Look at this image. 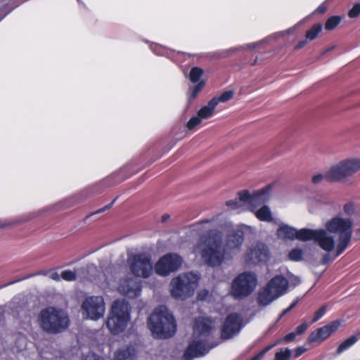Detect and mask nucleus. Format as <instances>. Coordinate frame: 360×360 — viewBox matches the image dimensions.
<instances>
[{"label":"nucleus","instance_id":"nucleus-10","mask_svg":"<svg viewBox=\"0 0 360 360\" xmlns=\"http://www.w3.org/2000/svg\"><path fill=\"white\" fill-rule=\"evenodd\" d=\"M127 264L133 275L143 278L150 277L154 269L150 255L144 252L129 255Z\"/></svg>","mask_w":360,"mask_h":360},{"label":"nucleus","instance_id":"nucleus-42","mask_svg":"<svg viewBox=\"0 0 360 360\" xmlns=\"http://www.w3.org/2000/svg\"><path fill=\"white\" fill-rule=\"evenodd\" d=\"M84 360H103L101 356L95 354H88Z\"/></svg>","mask_w":360,"mask_h":360},{"label":"nucleus","instance_id":"nucleus-43","mask_svg":"<svg viewBox=\"0 0 360 360\" xmlns=\"http://www.w3.org/2000/svg\"><path fill=\"white\" fill-rule=\"evenodd\" d=\"M207 295H208V291L206 290H203L198 292V300H205Z\"/></svg>","mask_w":360,"mask_h":360},{"label":"nucleus","instance_id":"nucleus-7","mask_svg":"<svg viewBox=\"0 0 360 360\" xmlns=\"http://www.w3.org/2000/svg\"><path fill=\"white\" fill-rule=\"evenodd\" d=\"M360 171V158L350 157L333 164L326 172L330 182L344 181Z\"/></svg>","mask_w":360,"mask_h":360},{"label":"nucleus","instance_id":"nucleus-3","mask_svg":"<svg viewBox=\"0 0 360 360\" xmlns=\"http://www.w3.org/2000/svg\"><path fill=\"white\" fill-rule=\"evenodd\" d=\"M214 329V324L211 319L200 317L195 320L193 327V340L189 344L184 353L186 360H191L206 354L209 350L218 343L209 345L207 342L212 330Z\"/></svg>","mask_w":360,"mask_h":360},{"label":"nucleus","instance_id":"nucleus-56","mask_svg":"<svg viewBox=\"0 0 360 360\" xmlns=\"http://www.w3.org/2000/svg\"><path fill=\"white\" fill-rule=\"evenodd\" d=\"M169 218V216L165 215L162 217V221H166Z\"/></svg>","mask_w":360,"mask_h":360},{"label":"nucleus","instance_id":"nucleus-5","mask_svg":"<svg viewBox=\"0 0 360 360\" xmlns=\"http://www.w3.org/2000/svg\"><path fill=\"white\" fill-rule=\"evenodd\" d=\"M148 326L153 335L158 338H170L176 330L174 318L165 307L155 309L148 318Z\"/></svg>","mask_w":360,"mask_h":360},{"label":"nucleus","instance_id":"nucleus-22","mask_svg":"<svg viewBox=\"0 0 360 360\" xmlns=\"http://www.w3.org/2000/svg\"><path fill=\"white\" fill-rule=\"evenodd\" d=\"M255 216L258 219L263 221L270 222L273 220L271 211L269 207L266 205H264L257 210L255 212Z\"/></svg>","mask_w":360,"mask_h":360},{"label":"nucleus","instance_id":"nucleus-37","mask_svg":"<svg viewBox=\"0 0 360 360\" xmlns=\"http://www.w3.org/2000/svg\"><path fill=\"white\" fill-rule=\"evenodd\" d=\"M323 179L326 180V173L324 174H317L314 175L312 176L311 181L314 184H319V183L321 182Z\"/></svg>","mask_w":360,"mask_h":360},{"label":"nucleus","instance_id":"nucleus-19","mask_svg":"<svg viewBox=\"0 0 360 360\" xmlns=\"http://www.w3.org/2000/svg\"><path fill=\"white\" fill-rule=\"evenodd\" d=\"M297 229L288 225L281 226L277 231V236L281 239H296Z\"/></svg>","mask_w":360,"mask_h":360},{"label":"nucleus","instance_id":"nucleus-15","mask_svg":"<svg viewBox=\"0 0 360 360\" xmlns=\"http://www.w3.org/2000/svg\"><path fill=\"white\" fill-rule=\"evenodd\" d=\"M117 290L124 296L136 298L141 294V285L133 278H122L117 283Z\"/></svg>","mask_w":360,"mask_h":360},{"label":"nucleus","instance_id":"nucleus-33","mask_svg":"<svg viewBox=\"0 0 360 360\" xmlns=\"http://www.w3.org/2000/svg\"><path fill=\"white\" fill-rule=\"evenodd\" d=\"M205 82L203 81H200L198 83V84H196L192 89H191V96H190V98L191 99H194L197 96L198 94H199V92L203 89V87L205 86Z\"/></svg>","mask_w":360,"mask_h":360},{"label":"nucleus","instance_id":"nucleus-6","mask_svg":"<svg viewBox=\"0 0 360 360\" xmlns=\"http://www.w3.org/2000/svg\"><path fill=\"white\" fill-rule=\"evenodd\" d=\"M131 320V307L124 299L115 300L110 307L105 326L114 335L123 333Z\"/></svg>","mask_w":360,"mask_h":360},{"label":"nucleus","instance_id":"nucleus-46","mask_svg":"<svg viewBox=\"0 0 360 360\" xmlns=\"http://www.w3.org/2000/svg\"><path fill=\"white\" fill-rule=\"evenodd\" d=\"M116 200V198L114 199L110 203H109L108 205H105V207H103V208L100 209L99 210H98L96 213H100V212H104L105 210H107L108 209H110L112 205L114 204L115 201Z\"/></svg>","mask_w":360,"mask_h":360},{"label":"nucleus","instance_id":"nucleus-50","mask_svg":"<svg viewBox=\"0 0 360 360\" xmlns=\"http://www.w3.org/2000/svg\"><path fill=\"white\" fill-rule=\"evenodd\" d=\"M350 209H352V207L350 205H345V207H344L345 212H347V213H349Z\"/></svg>","mask_w":360,"mask_h":360},{"label":"nucleus","instance_id":"nucleus-20","mask_svg":"<svg viewBox=\"0 0 360 360\" xmlns=\"http://www.w3.org/2000/svg\"><path fill=\"white\" fill-rule=\"evenodd\" d=\"M136 351L133 347H126L117 350L115 354L114 360H134Z\"/></svg>","mask_w":360,"mask_h":360},{"label":"nucleus","instance_id":"nucleus-55","mask_svg":"<svg viewBox=\"0 0 360 360\" xmlns=\"http://www.w3.org/2000/svg\"><path fill=\"white\" fill-rule=\"evenodd\" d=\"M334 48H335V46H331V47H330V48H328V49H326V50L323 51V54H324V53H326V52H328V51H330V50L333 49Z\"/></svg>","mask_w":360,"mask_h":360},{"label":"nucleus","instance_id":"nucleus-53","mask_svg":"<svg viewBox=\"0 0 360 360\" xmlns=\"http://www.w3.org/2000/svg\"><path fill=\"white\" fill-rule=\"evenodd\" d=\"M297 303V300L294 301V302H292V303L289 306V307H288V308H289V309H290V310H292V309L296 306Z\"/></svg>","mask_w":360,"mask_h":360},{"label":"nucleus","instance_id":"nucleus-4","mask_svg":"<svg viewBox=\"0 0 360 360\" xmlns=\"http://www.w3.org/2000/svg\"><path fill=\"white\" fill-rule=\"evenodd\" d=\"M37 323L43 331L49 334H57L68 328L70 319L65 310L48 307L39 313Z\"/></svg>","mask_w":360,"mask_h":360},{"label":"nucleus","instance_id":"nucleus-26","mask_svg":"<svg viewBox=\"0 0 360 360\" xmlns=\"http://www.w3.org/2000/svg\"><path fill=\"white\" fill-rule=\"evenodd\" d=\"M342 17L339 15H333L326 22L325 29L328 31L333 30L341 22Z\"/></svg>","mask_w":360,"mask_h":360},{"label":"nucleus","instance_id":"nucleus-41","mask_svg":"<svg viewBox=\"0 0 360 360\" xmlns=\"http://www.w3.org/2000/svg\"><path fill=\"white\" fill-rule=\"evenodd\" d=\"M297 335L295 332L290 333L285 336L284 341L286 342H292L295 340Z\"/></svg>","mask_w":360,"mask_h":360},{"label":"nucleus","instance_id":"nucleus-48","mask_svg":"<svg viewBox=\"0 0 360 360\" xmlns=\"http://www.w3.org/2000/svg\"><path fill=\"white\" fill-rule=\"evenodd\" d=\"M307 39L302 40L300 41L295 47V49H300L302 47H304L307 44Z\"/></svg>","mask_w":360,"mask_h":360},{"label":"nucleus","instance_id":"nucleus-35","mask_svg":"<svg viewBox=\"0 0 360 360\" xmlns=\"http://www.w3.org/2000/svg\"><path fill=\"white\" fill-rule=\"evenodd\" d=\"M326 311V306H323L322 307H321L314 314V316L313 318V320L312 321L313 322H316L319 319H320L323 316V314H325Z\"/></svg>","mask_w":360,"mask_h":360},{"label":"nucleus","instance_id":"nucleus-36","mask_svg":"<svg viewBox=\"0 0 360 360\" xmlns=\"http://www.w3.org/2000/svg\"><path fill=\"white\" fill-rule=\"evenodd\" d=\"M273 347L274 345L266 347L250 360H260L265 355V354L268 352Z\"/></svg>","mask_w":360,"mask_h":360},{"label":"nucleus","instance_id":"nucleus-11","mask_svg":"<svg viewBox=\"0 0 360 360\" xmlns=\"http://www.w3.org/2000/svg\"><path fill=\"white\" fill-rule=\"evenodd\" d=\"M257 285V276L251 272L238 275L232 283L231 294L236 298H243L251 294Z\"/></svg>","mask_w":360,"mask_h":360},{"label":"nucleus","instance_id":"nucleus-40","mask_svg":"<svg viewBox=\"0 0 360 360\" xmlns=\"http://www.w3.org/2000/svg\"><path fill=\"white\" fill-rule=\"evenodd\" d=\"M262 44H263L262 41L254 42V43H251V44H248L245 45V48L248 49H255L259 48Z\"/></svg>","mask_w":360,"mask_h":360},{"label":"nucleus","instance_id":"nucleus-47","mask_svg":"<svg viewBox=\"0 0 360 360\" xmlns=\"http://www.w3.org/2000/svg\"><path fill=\"white\" fill-rule=\"evenodd\" d=\"M116 200V198L114 199L110 203H109L108 205H105V207H103V208L100 209L99 210H98L96 213H100V212H104L105 210H107L108 209H110L112 205L114 204L115 201Z\"/></svg>","mask_w":360,"mask_h":360},{"label":"nucleus","instance_id":"nucleus-16","mask_svg":"<svg viewBox=\"0 0 360 360\" xmlns=\"http://www.w3.org/2000/svg\"><path fill=\"white\" fill-rule=\"evenodd\" d=\"M242 319L236 314L229 315L222 326L221 339L228 340L236 335L241 328Z\"/></svg>","mask_w":360,"mask_h":360},{"label":"nucleus","instance_id":"nucleus-49","mask_svg":"<svg viewBox=\"0 0 360 360\" xmlns=\"http://www.w3.org/2000/svg\"><path fill=\"white\" fill-rule=\"evenodd\" d=\"M304 352H305V349L304 348H303V347L297 348V350H296V353H295V357H298L302 354H303Z\"/></svg>","mask_w":360,"mask_h":360},{"label":"nucleus","instance_id":"nucleus-24","mask_svg":"<svg viewBox=\"0 0 360 360\" xmlns=\"http://www.w3.org/2000/svg\"><path fill=\"white\" fill-rule=\"evenodd\" d=\"M322 31L320 23L314 24L306 33V39L309 41L315 39Z\"/></svg>","mask_w":360,"mask_h":360},{"label":"nucleus","instance_id":"nucleus-25","mask_svg":"<svg viewBox=\"0 0 360 360\" xmlns=\"http://www.w3.org/2000/svg\"><path fill=\"white\" fill-rule=\"evenodd\" d=\"M356 336H352L347 340H345L343 342H342L340 346L338 347L337 349V353L338 354L342 353L344 351L349 349L350 347H352L353 345H354L357 341Z\"/></svg>","mask_w":360,"mask_h":360},{"label":"nucleus","instance_id":"nucleus-60","mask_svg":"<svg viewBox=\"0 0 360 360\" xmlns=\"http://www.w3.org/2000/svg\"><path fill=\"white\" fill-rule=\"evenodd\" d=\"M359 232L360 233V229L359 230Z\"/></svg>","mask_w":360,"mask_h":360},{"label":"nucleus","instance_id":"nucleus-2","mask_svg":"<svg viewBox=\"0 0 360 360\" xmlns=\"http://www.w3.org/2000/svg\"><path fill=\"white\" fill-rule=\"evenodd\" d=\"M352 220L335 217L328 221L326 229H297L296 239L301 241L314 240L320 248L327 252L335 251L336 256L348 247L352 236Z\"/></svg>","mask_w":360,"mask_h":360},{"label":"nucleus","instance_id":"nucleus-59","mask_svg":"<svg viewBox=\"0 0 360 360\" xmlns=\"http://www.w3.org/2000/svg\"><path fill=\"white\" fill-rule=\"evenodd\" d=\"M358 333H359V334H360V331H359V332H358Z\"/></svg>","mask_w":360,"mask_h":360},{"label":"nucleus","instance_id":"nucleus-31","mask_svg":"<svg viewBox=\"0 0 360 360\" xmlns=\"http://www.w3.org/2000/svg\"><path fill=\"white\" fill-rule=\"evenodd\" d=\"M347 15L352 19L358 18L360 15V3L354 4L352 8L349 10Z\"/></svg>","mask_w":360,"mask_h":360},{"label":"nucleus","instance_id":"nucleus-13","mask_svg":"<svg viewBox=\"0 0 360 360\" xmlns=\"http://www.w3.org/2000/svg\"><path fill=\"white\" fill-rule=\"evenodd\" d=\"M182 264V258L175 253L161 257L154 265L155 272L160 276H167L177 271Z\"/></svg>","mask_w":360,"mask_h":360},{"label":"nucleus","instance_id":"nucleus-27","mask_svg":"<svg viewBox=\"0 0 360 360\" xmlns=\"http://www.w3.org/2000/svg\"><path fill=\"white\" fill-rule=\"evenodd\" d=\"M203 70L198 67H193L191 68L189 73V79L193 83L198 82L202 75H203Z\"/></svg>","mask_w":360,"mask_h":360},{"label":"nucleus","instance_id":"nucleus-45","mask_svg":"<svg viewBox=\"0 0 360 360\" xmlns=\"http://www.w3.org/2000/svg\"><path fill=\"white\" fill-rule=\"evenodd\" d=\"M50 278L56 281H59L61 278V274H58L57 272H53L50 274Z\"/></svg>","mask_w":360,"mask_h":360},{"label":"nucleus","instance_id":"nucleus-51","mask_svg":"<svg viewBox=\"0 0 360 360\" xmlns=\"http://www.w3.org/2000/svg\"><path fill=\"white\" fill-rule=\"evenodd\" d=\"M290 310L289 309V308H287L285 309H284L281 314L280 315V317L279 318H281L283 316L285 315L287 313H288Z\"/></svg>","mask_w":360,"mask_h":360},{"label":"nucleus","instance_id":"nucleus-54","mask_svg":"<svg viewBox=\"0 0 360 360\" xmlns=\"http://www.w3.org/2000/svg\"><path fill=\"white\" fill-rule=\"evenodd\" d=\"M295 27H291L290 29H288V30L285 31V34H290L292 33L294 30H295Z\"/></svg>","mask_w":360,"mask_h":360},{"label":"nucleus","instance_id":"nucleus-30","mask_svg":"<svg viewBox=\"0 0 360 360\" xmlns=\"http://www.w3.org/2000/svg\"><path fill=\"white\" fill-rule=\"evenodd\" d=\"M289 258L292 261H300L302 259L303 251L300 248H295L292 250L289 253Z\"/></svg>","mask_w":360,"mask_h":360},{"label":"nucleus","instance_id":"nucleus-18","mask_svg":"<svg viewBox=\"0 0 360 360\" xmlns=\"http://www.w3.org/2000/svg\"><path fill=\"white\" fill-rule=\"evenodd\" d=\"M269 256L267 247L263 243H257L251 247L245 255V259L253 264L264 262Z\"/></svg>","mask_w":360,"mask_h":360},{"label":"nucleus","instance_id":"nucleus-34","mask_svg":"<svg viewBox=\"0 0 360 360\" xmlns=\"http://www.w3.org/2000/svg\"><path fill=\"white\" fill-rule=\"evenodd\" d=\"M226 205L230 207L231 210H235L238 209H241L243 207V204L240 203L238 199L229 200L226 202Z\"/></svg>","mask_w":360,"mask_h":360},{"label":"nucleus","instance_id":"nucleus-32","mask_svg":"<svg viewBox=\"0 0 360 360\" xmlns=\"http://www.w3.org/2000/svg\"><path fill=\"white\" fill-rule=\"evenodd\" d=\"M201 122H202V120L200 119V117L198 115H196L195 116H193V117H191L188 120V122L186 123V128L188 130H192L196 126L200 124L201 123Z\"/></svg>","mask_w":360,"mask_h":360},{"label":"nucleus","instance_id":"nucleus-21","mask_svg":"<svg viewBox=\"0 0 360 360\" xmlns=\"http://www.w3.org/2000/svg\"><path fill=\"white\" fill-rule=\"evenodd\" d=\"M216 106L215 101L210 100L206 105L202 107L198 111L197 115L200 117L202 120L207 119L213 115Z\"/></svg>","mask_w":360,"mask_h":360},{"label":"nucleus","instance_id":"nucleus-57","mask_svg":"<svg viewBox=\"0 0 360 360\" xmlns=\"http://www.w3.org/2000/svg\"><path fill=\"white\" fill-rule=\"evenodd\" d=\"M88 269L89 270H94L95 269V267H94V266L91 265V266H89Z\"/></svg>","mask_w":360,"mask_h":360},{"label":"nucleus","instance_id":"nucleus-1","mask_svg":"<svg viewBox=\"0 0 360 360\" xmlns=\"http://www.w3.org/2000/svg\"><path fill=\"white\" fill-rule=\"evenodd\" d=\"M210 221L205 220L193 225V230L207 232L201 235L193 248L195 257L210 266H219L225 261L231 259L240 252L244 241L241 230L233 229L226 234L223 243L222 236L219 231H210Z\"/></svg>","mask_w":360,"mask_h":360},{"label":"nucleus","instance_id":"nucleus-28","mask_svg":"<svg viewBox=\"0 0 360 360\" xmlns=\"http://www.w3.org/2000/svg\"><path fill=\"white\" fill-rule=\"evenodd\" d=\"M291 350L288 348H282L276 353L275 360H289L291 356Z\"/></svg>","mask_w":360,"mask_h":360},{"label":"nucleus","instance_id":"nucleus-39","mask_svg":"<svg viewBox=\"0 0 360 360\" xmlns=\"http://www.w3.org/2000/svg\"><path fill=\"white\" fill-rule=\"evenodd\" d=\"M307 327H308L307 323H303L302 324H301L300 326L297 327L295 333L297 335H301V334L304 333L306 331Z\"/></svg>","mask_w":360,"mask_h":360},{"label":"nucleus","instance_id":"nucleus-58","mask_svg":"<svg viewBox=\"0 0 360 360\" xmlns=\"http://www.w3.org/2000/svg\"><path fill=\"white\" fill-rule=\"evenodd\" d=\"M256 61H257V59H255V60L254 61L253 65L256 63Z\"/></svg>","mask_w":360,"mask_h":360},{"label":"nucleus","instance_id":"nucleus-29","mask_svg":"<svg viewBox=\"0 0 360 360\" xmlns=\"http://www.w3.org/2000/svg\"><path fill=\"white\" fill-rule=\"evenodd\" d=\"M233 91H226L223 92L218 97H214V98H213L211 100L212 101H215L216 105H217V104L219 102H226V101H229L230 99H231L233 98Z\"/></svg>","mask_w":360,"mask_h":360},{"label":"nucleus","instance_id":"nucleus-52","mask_svg":"<svg viewBox=\"0 0 360 360\" xmlns=\"http://www.w3.org/2000/svg\"><path fill=\"white\" fill-rule=\"evenodd\" d=\"M4 311V308L1 306H0V322L3 319Z\"/></svg>","mask_w":360,"mask_h":360},{"label":"nucleus","instance_id":"nucleus-14","mask_svg":"<svg viewBox=\"0 0 360 360\" xmlns=\"http://www.w3.org/2000/svg\"><path fill=\"white\" fill-rule=\"evenodd\" d=\"M238 198H237L240 203L243 204V206L250 205L252 207H257V206L266 202L270 198V188H265L256 193L252 195H250L248 191H243L239 192Z\"/></svg>","mask_w":360,"mask_h":360},{"label":"nucleus","instance_id":"nucleus-44","mask_svg":"<svg viewBox=\"0 0 360 360\" xmlns=\"http://www.w3.org/2000/svg\"><path fill=\"white\" fill-rule=\"evenodd\" d=\"M327 6L325 4H321L315 11L316 13H323L326 11Z\"/></svg>","mask_w":360,"mask_h":360},{"label":"nucleus","instance_id":"nucleus-9","mask_svg":"<svg viewBox=\"0 0 360 360\" xmlns=\"http://www.w3.org/2000/svg\"><path fill=\"white\" fill-rule=\"evenodd\" d=\"M288 281L281 276L274 277L258 293L257 302L261 306H267L284 295L288 290Z\"/></svg>","mask_w":360,"mask_h":360},{"label":"nucleus","instance_id":"nucleus-38","mask_svg":"<svg viewBox=\"0 0 360 360\" xmlns=\"http://www.w3.org/2000/svg\"><path fill=\"white\" fill-rule=\"evenodd\" d=\"M288 281V285H298L300 283V278L296 276H294V275H292L289 277V279H287Z\"/></svg>","mask_w":360,"mask_h":360},{"label":"nucleus","instance_id":"nucleus-23","mask_svg":"<svg viewBox=\"0 0 360 360\" xmlns=\"http://www.w3.org/2000/svg\"><path fill=\"white\" fill-rule=\"evenodd\" d=\"M86 269L84 268L72 270H65L61 273V278L66 281H73L80 276L82 274L84 273Z\"/></svg>","mask_w":360,"mask_h":360},{"label":"nucleus","instance_id":"nucleus-12","mask_svg":"<svg viewBox=\"0 0 360 360\" xmlns=\"http://www.w3.org/2000/svg\"><path fill=\"white\" fill-rule=\"evenodd\" d=\"M105 309L104 298L100 295L86 297L81 305L83 318L92 321L102 319L105 315Z\"/></svg>","mask_w":360,"mask_h":360},{"label":"nucleus","instance_id":"nucleus-8","mask_svg":"<svg viewBox=\"0 0 360 360\" xmlns=\"http://www.w3.org/2000/svg\"><path fill=\"white\" fill-rule=\"evenodd\" d=\"M198 276L193 273L179 274L170 282L171 295L181 300L191 297L198 286Z\"/></svg>","mask_w":360,"mask_h":360},{"label":"nucleus","instance_id":"nucleus-17","mask_svg":"<svg viewBox=\"0 0 360 360\" xmlns=\"http://www.w3.org/2000/svg\"><path fill=\"white\" fill-rule=\"evenodd\" d=\"M340 326L338 321H333L324 326L311 333L309 340L311 342H321L327 339L332 333L338 330Z\"/></svg>","mask_w":360,"mask_h":360}]
</instances>
